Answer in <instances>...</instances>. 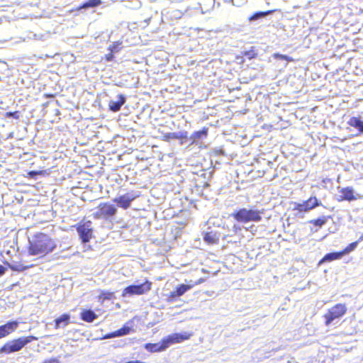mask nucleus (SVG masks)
I'll use <instances>...</instances> for the list:
<instances>
[{"mask_svg": "<svg viewBox=\"0 0 363 363\" xmlns=\"http://www.w3.org/2000/svg\"><path fill=\"white\" fill-rule=\"evenodd\" d=\"M57 245L55 241L49 235L44 233L36 234L32 240H29L28 253L43 257L52 252Z\"/></svg>", "mask_w": 363, "mask_h": 363, "instance_id": "obj_1", "label": "nucleus"}, {"mask_svg": "<svg viewBox=\"0 0 363 363\" xmlns=\"http://www.w3.org/2000/svg\"><path fill=\"white\" fill-rule=\"evenodd\" d=\"M347 308L345 303H339L334 305L323 315L325 325L328 326L334 320L340 319L347 313Z\"/></svg>", "mask_w": 363, "mask_h": 363, "instance_id": "obj_2", "label": "nucleus"}, {"mask_svg": "<svg viewBox=\"0 0 363 363\" xmlns=\"http://www.w3.org/2000/svg\"><path fill=\"white\" fill-rule=\"evenodd\" d=\"M37 338L34 336L22 337L6 342L1 349L0 353L10 354L20 351L24 346Z\"/></svg>", "mask_w": 363, "mask_h": 363, "instance_id": "obj_3", "label": "nucleus"}, {"mask_svg": "<svg viewBox=\"0 0 363 363\" xmlns=\"http://www.w3.org/2000/svg\"><path fill=\"white\" fill-rule=\"evenodd\" d=\"M37 338L34 336L22 337L6 342L1 349L0 353L10 354L20 351L24 346Z\"/></svg>", "mask_w": 363, "mask_h": 363, "instance_id": "obj_4", "label": "nucleus"}, {"mask_svg": "<svg viewBox=\"0 0 363 363\" xmlns=\"http://www.w3.org/2000/svg\"><path fill=\"white\" fill-rule=\"evenodd\" d=\"M152 283L146 281L144 283L133 284L125 287L123 292V297H130L134 295H143L147 293L151 289Z\"/></svg>", "mask_w": 363, "mask_h": 363, "instance_id": "obj_5", "label": "nucleus"}, {"mask_svg": "<svg viewBox=\"0 0 363 363\" xmlns=\"http://www.w3.org/2000/svg\"><path fill=\"white\" fill-rule=\"evenodd\" d=\"M77 231L83 243L89 242L93 236V225L91 220H82L77 224Z\"/></svg>", "mask_w": 363, "mask_h": 363, "instance_id": "obj_6", "label": "nucleus"}, {"mask_svg": "<svg viewBox=\"0 0 363 363\" xmlns=\"http://www.w3.org/2000/svg\"><path fill=\"white\" fill-rule=\"evenodd\" d=\"M117 212V208L115 206L109 203H101L97 211L94 213V218L97 219L106 218L113 216Z\"/></svg>", "mask_w": 363, "mask_h": 363, "instance_id": "obj_7", "label": "nucleus"}, {"mask_svg": "<svg viewBox=\"0 0 363 363\" xmlns=\"http://www.w3.org/2000/svg\"><path fill=\"white\" fill-rule=\"evenodd\" d=\"M320 203L315 196H311L308 199L301 203H297L295 210L298 212H306L318 206Z\"/></svg>", "mask_w": 363, "mask_h": 363, "instance_id": "obj_8", "label": "nucleus"}, {"mask_svg": "<svg viewBox=\"0 0 363 363\" xmlns=\"http://www.w3.org/2000/svg\"><path fill=\"white\" fill-rule=\"evenodd\" d=\"M191 335V333H189L187 332H184L182 333H174L167 336L164 339V340L165 344H167V347H169L172 344L179 343L189 340Z\"/></svg>", "mask_w": 363, "mask_h": 363, "instance_id": "obj_9", "label": "nucleus"}, {"mask_svg": "<svg viewBox=\"0 0 363 363\" xmlns=\"http://www.w3.org/2000/svg\"><path fill=\"white\" fill-rule=\"evenodd\" d=\"M340 193V197L337 199V201L340 202L343 201H352L360 198L358 194H354L353 189L350 186L341 189Z\"/></svg>", "mask_w": 363, "mask_h": 363, "instance_id": "obj_10", "label": "nucleus"}, {"mask_svg": "<svg viewBox=\"0 0 363 363\" xmlns=\"http://www.w3.org/2000/svg\"><path fill=\"white\" fill-rule=\"evenodd\" d=\"M135 198L136 196L133 194L128 193L119 196L118 198L114 199L113 201L117 203L120 207L127 209L129 208L131 201H133Z\"/></svg>", "mask_w": 363, "mask_h": 363, "instance_id": "obj_11", "label": "nucleus"}, {"mask_svg": "<svg viewBox=\"0 0 363 363\" xmlns=\"http://www.w3.org/2000/svg\"><path fill=\"white\" fill-rule=\"evenodd\" d=\"M18 322L12 321L0 326V338L6 337L13 332L18 327Z\"/></svg>", "mask_w": 363, "mask_h": 363, "instance_id": "obj_12", "label": "nucleus"}, {"mask_svg": "<svg viewBox=\"0 0 363 363\" xmlns=\"http://www.w3.org/2000/svg\"><path fill=\"white\" fill-rule=\"evenodd\" d=\"M125 101V97L123 95H118L116 100L110 101L108 104L110 110L114 112L119 111Z\"/></svg>", "mask_w": 363, "mask_h": 363, "instance_id": "obj_13", "label": "nucleus"}, {"mask_svg": "<svg viewBox=\"0 0 363 363\" xmlns=\"http://www.w3.org/2000/svg\"><path fill=\"white\" fill-rule=\"evenodd\" d=\"M130 330H131L130 327H129L128 325H124L123 328H121V329H119L116 331L106 334V335L104 336V337L102 339H110V338H113V337H116L124 336V335L129 334Z\"/></svg>", "mask_w": 363, "mask_h": 363, "instance_id": "obj_14", "label": "nucleus"}, {"mask_svg": "<svg viewBox=\"0 0 363 363\" xmlns=\"http://www.w3.org/2000/svg\"><path fill=\"white\" fill-rule=\"evenodd\" d=\"M145 348L150 352H157L164 351L167 348V344H165L164 339L161 344L160 343H147L145 345Z\"/></svg>", "mask_w": 363, "mask_h": 363, "instance_id": "obj_15", "label": "nucleus"}, {"mask_svg": "<svg viewBox=\"0 0 363 363\" xmlns=\"http://www.w3.org/2000/svg\"><path fill=\"white\" fill-rule=\"evenodd\" d=\"M235 218L240 223H247L250 220V211L245 208L240 209L234 214Z\"/></svg>", "mask_w": 363, "mask_h": 363, "instance_id": "obj_16", "label": "nucleus"}, {"mask_svg": "<svg viewBox=\"0 0 363 363\" xmlns=\"http://www.w3.org/2000/svg\"><path fill=\"white\" fill-rule=\"evenodd\" d=\"M345 254L344 251L337 252H331L326 254L320 261L319 264L325 262H331L335 259H340L342 255Z\"/></svg>", "mask_w": 363, "mask_h": 363, "instance_id": "obj_17", "label": "nucleus"}, {"mask_svg": "<svg viewBox=\"0 0 363 363\" xmlns=\"http://www.w3.org/2000/svg\"><path fill=\"white\" fill-rule=\"evenodd\" d=\"M347 124L359 130L360 133H363V121L359 117L352 116L348 121Z\"/></svg>", "mask_w": 363, "mask_h": 363, "instance_id": "obj_18", "label": "nucleus"}, {"mask_svg": "<svg viewBox=\"0 0 363 363\" xmlns=\"http://www.w3.org/2000/svg\"><path fill=\"white\" fill-rule=\"evenodd\" d=\"M97 318V315L96 313L91 311V310H85L83 311L81 313V318L89 323L93 322L96 318Z\"/></svg>", "mask_w": 363, "mask_h": 363, "instance_id": "obj_19", "label": "nucleus"}, {"mask_svg": "<svg viewBox=\"0 0 363 363\" xmlns=\"http://www.w3.org/2000/svg\"><path fill=\"white\" fill-rule=\"evenodd\" d=\"M69 320V316L68 315H62L55 320V327L57 328L66 326L68 324Z\"/></svg>", "mask_w": 363, "mask_h": 363, "instance_id": "obj_20", "label": "nucleus"}, {"mask_svg": "<svg viewBox=\"0 0 363 363\" xmlns=\"http://www.w3.org/2000/svg\"><path fill=\"white\" fill-rule=\"evenodd\" d=\"M32 36H28L29 38H33L38 40H45L50 38L51 33L50 31H46L45 33H31Z\"/></svg>", "mask_w": 363, "mask_h": 363, "instance_id": "obj_21", "label": "nucleus"}, {"mask_svg": "<svg viewBox=\"0 0 363 363\" xmlns=\"http://www.w3.org/2000/svg\"><path fill=\"white\" fill-rule=\"evenodd\" d=\"M273 11H257L253 13L251 16L250 20L251 21H257L262 18L266 17L267 16L270 15Z\"/></svg>", "mask_w": 363, "mask_h": 363, "instance_id": "obj_22", "label": "nucleus"}, {"mask_svg": "<svg viewBox=\"0 0 363 363\" xmlns=\"http://www.w3.org/2000/svg\"><path fill=\"white\" fill-rule=\"evenodd\" d=\"M207 132H208L207 129H203L201 130L196 131L192 134L191 139L193 140V142H196L197 140L206 137Z\"/></svg>", "mask_w": 363, "mask_h": 363, "instance_id": "obj_23", "label": "nucleus"}, {"mask_svg": "<svg viewBox=\"0 0 363 363\" xmlns=\"http://www.w3.org/2000/svg\"><path fill=\"white\" fill-rule=\"evenodd\" d=\"M192 287L193 285L181 284L176 288L175 293L179 296H181Z\"/></svg>", "mask_w": 363, "mask_h": 363, "instance_id": "obj_24", "label": "nucleus"}, {"mask_svg": "<svg viewBox=\"0 0 363 363\" xmlns=\"http://www.w3.org/2000/svg\"><path fill=\"white\" fill-rule=\"evenodd\" d=\"M330 218V216H322L316 219L311 220L310 223H312L313 225L321 227L322 225L326 223L328 218Z\"/></svg>", "mask_w": 363, "mask_h": 363, "instance_id": "obj_25", "label": "nucleus"}, {"mask_svg": "<svg viewBox=\"0 0 363 363\" xmlns=\"http://www.w3.org/2000/svg\"><path fill=\"white\" fill-rule=\"evenodd\" d=\"M101 3V0H87L85 1L82 6V8L83 9H87V8H94L100 5Z\"/></svg>", "mask_w": 363, "mask_h": 363, "instance_id": "obj_26", "label": "nucleus"}, {"mask_svg": "<svg viewBox=\"0 0 363 363\" xmlns=\"http://www.w3.org/2000/svg\"><path fill=\"white\" fill-rule=\"evenodd\" d=\"M274 57L275 59H278V60H286L288 62H294V59L291 57H289L287 55H281V54H279V53H275L274 55Z\"/></svg>", "mask_w": 363, "mask_h": 363, "instance_id": "obj_27", "label": "nucleus"}, {"mask_svg": "<svg viewBox=\"0 0 363 363\" xmlns=\"http://www.w3.org/2000/svg\"><path fill=\"white\" fill-rule=\"evenodd\" d=\"M6 118H16V119H18L19 117H20L19 112L18 111L7 112V113H6Z\"/></svg>", "mask_w": 363, "mask_h": 363, "instance_id": "obj_28", "label": "nucleus"}, {"mask_svg": "<svg viewBox=\"0 0 363 363\" xmlns=\"http://www.w3.org/2000/svg\"><path fill=\"white\" fill-rule=\"evenodd\" d=\"M120 45L119 43H115L112 45L110 46L109 49L112 52H118L120 50Z\"/></svg>", "mask_w": 363, "mask_h": 363, "instance_id": "obj_29", "label": "nucleus"}, {"mask_svg": "<svg viewBox=\"0 0 363 363\" xmlns=\"http://www.w3.org/2000/svg\"><path fill=\"white\" fill-rule=\"evenodd\" d=\"M357 242H352L351 244H350L349 246H347L345 250H343L345 252V253L349 252V251H351L353 249H354V247L357 246Z\"/></svg>", "mask_w": 363, "mask_h": 363, "instance_id": "obj_30", "label": "nucleus"}, {"mask_svg": "<svg viewBox=\"0 0 363 363\" xmlns=\"http://www.w3.org/2000/svg\"><path fill=\"white\" fill-rule=\"evenodd\" d=\"M204 240L211 243L214 242V238L211 235V233H206L204 236Z\"/></svg>", "mask_w": 363, "mask_h": 363, "instance_id": "obj_31", "label": "nucleus"}, {"mask_svg": "<svg viewBox=\"0 0 363 363\" xmlns=\"http://www.w3.org/2000/svg\"><path fill=\"white\" fill-rule=\"evenodd\" d=\"M167 139H178L179 136L176 133H169L165 135Z\"/></svg>", "mask_w": 363, "mask_h": 363, "instance_id": "obj_32", "label": "nucleus"}, {"mask_svg": "<svg viewBox=\"0 0 363 363\" xmlns=\"http://www.w3.org/2000/svg\"><path fill=\"white\" fill-rule=\"evenodd\" d=\"M260 218L261 217L258 215V213L251 211V220H259Z\"/></svg>", "mask_w": 363, "mask_h": 363, "instance_id": "obj_33", "label": "nucleus"}, {"mask_svg": "<svg viewBox=\"0 0 363 363\" xmlns=\"http://www.w3.org/2000/svg\"><path fill=\"white\" fill-rule=\"evenodd\" d=\"M176 297H179L178 295L176 294L175 293V290L174 291H172L170 292L169 294V296L168 297V298L170 300V301H172L174 300Z\"/></svg>", "mask_w": 363, "mask_h": 363, "instance_id": "obj_34", "label": "nucleus"}, {"mask_svg": "<svg viewBox=\"0 0 363 363\" xmlns=\"http://www.w3.org/2000/svg\"><path fill=\"white\" fill-rule=\"evenodd\" d=\"M251 166L252 167V168L251 169V172L256 171L258 173H263L264 172V169H256L255 163L252 164Z\"/></svg>", "mask_w": 363, "mask_h": 363, "instance_id": "obj_35", "label": "nucleus"}, {"mask_svg": "<svg viewBox=\"0 0 363 363\" xmlns=\"http://www.w3.org/2000/svg\"><path fill=\"white\" fill-rule=\"evenodd\" d=\"M6 271V268L0 264V277L3 276Z\"/></svg>", "mask_w": 363, "mask_h": 363, "instance_id": "obj_36", "label": "nucleus"}, {"mask_svg": "<svg viewBox=\"0 0 363 363\" xmlns=\"http://www.w3.org/2000/svg\"><path fill=\"white\" fill-rule=\"evenodd\" d=\"M203 281H204L203 279H202V278H201V279H199L197 281H196V282H195L194 284H193L192 285H193V286H194V285L200 284L203 283Z\"/></svg>", "mask_w": 363, "mask_h": 363, "instance_id": "obj_37", "label": "nucleus"}, {"mask_svg": "<svg viewBox=\"0 0 363 363\" xmlns=\"http://www.w3.org/2000/svg\"><path fill=\"white\" fill-rule=\"evenodd\" d=\"M232 1H233V4L235 5L236 4L235 2L237 1V0H232Z\"/></svg>", "mask_w": 363, "mask_h": 363, "instance_id": "obj_38", "label": "nucleus"}]
</instances>
